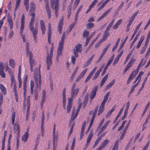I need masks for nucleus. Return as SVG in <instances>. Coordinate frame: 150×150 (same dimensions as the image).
Returning a JSON list of instances; mask_svg holds the SVG:
<instances>
[{
  "label": "nucleus",
  "instance_id": "09e8293b",
  "mask_svg": "<svg viewBox=\"0 0 150 150\" xmlns=\"http://www.w3.org/2000/svg\"><path fill=\"white\" fill-rule=\"evenodd\" d=\"M30 11H34L35 10V4L33 2H31L30 4Z\"/></svg>",
  "mask_w": 150,
  "mask_h": 150
},
{
  "label": "nucleus",
  "instance_id": "5701e85b",
  "mask_svg": "<svg viewBox=\"0 0 150 150\" xmlns=\"http://www.w3.org/2000/svg\"><path fill=\"white\" fill-rule=\"evenodd\" d=\"M29 64L30 67V70L31 71H33V67L35 64V61L32 59H29Z\"/></svg>",
  "mask_w": 150,
  "mask_h": 150
},
{
  "label": "nucleus",
  "instance_id": "423d86ee",
  "mask_svg": "<svg viewBox=\"0 0 150 150\" xmlns=\"http://www.w3.org/2000/svg\"><path fill=\"white\" fill-rule=\"evenodd\" d=\"M82 45L81 44H78L75 46V48L74 49V54L76 57L78 56V52L81 53L82 51Z\"/></svg>",
  "mask_w": 150,
  "mask_h": 150
},
{
  "label": "nucleus",
  "instance_id": "cd10ccee",
  "mask_svg": "<svg viewBox=\"0 0 150 150\" xmlns=\"http://www.w3.org/2000/svg\"><path fill=\"white\" fill-rule=\"evenodd\" d=\"M13 125H14V129L15 130H17L18 131V133L20 132L19 125L18 122H12Z\"/></svg>",
  "mask_w": 150,
  "mask_h": 150
},
{
  "label": "nucleus",
  "instance_id": "58836bf2",
  "mask_svg": "<svg viewBox=\"0 0 150 150\" xmlns=\"http://www.w3.org/2000/svg\"><path fill=\"white\" fill-rule=\"evenodd\" d=\"M115 79H113L106 86L107 89H108L111 87L115 83Z\"/></svg>",
  "mask_w": 150,
  "mask_h": 150
},
{
  "label": "nucleus",
  "instance_id": "9b49d317",
  "mask_svg": "<svg viewBox=\"0 0 150 150\" xmlns=\"http://www.w3.org/2000/svg\"><path fill=\"white\" fill-rule=\"evenodd\" d=\"M40 28L42 30V34L44 35L46 31V26L45 24V22L43 20H41L40 21Z\"/></svg>",
  "mask_w": 150,
  "mask_h": 150
},
{
  "label": "nucleus",
  "instance_id": "ddd939ff",
  "mask_svg": "<svg viewBox=\"0 0 150 150\" xmlns=\"http://www.w3.org/2000/svg\"><path fill=\"white\" fill-rule=\"evenodd\" d=\"M52 28L50 23H48V40L50 44L51 38L52 34Z\"/></svg>",
  "mask_w": 150,
  "mask_h": 150
},
{
  "label": "nucleus",
  "instance_id": "aec40b11",
  "mask_svg": "<svg viewBox=\"0 0 150 150\" xmlns=\"http://www.w3.org/2000/svg\"><path fill=\"white\" fill-rule=\"evenodd\" d=\"M98 106H97L96 108L95 109L94 112L93 113V115H92V117H91L90 116V117H88V118L91 117V119L90 122H93V121H94L95 118V116L96 115V114L98 110Z\"/></svg>",
  "mask_w": 150,
  "mask_h": 150
},
{
  "label": "nucleus",
  "instance_id": "f704fd0d",
  "mask_svg": "<svg viewBox=\"0 0 150 150\" xmlns=\"http://www.w3.org/2000/svg\"><path fill=\"white\" fill-rule=\"evenodd\" d=\"M34 86V83L33 81L32 80L30 81V92L32 94H33V88Z\"/></svg>",
  "mask_w": 150,
  "mask_h": 150
},
{
  "label": "nucleus",
  "instance_id": "a878e982",
  "mask_svg": "<svg viewBox=\"0 0 150 150\" xmlns=\"http://www.w3.org/2000/svg\"><path fill=\"white\" fill-rule=\"evenodd\" d=\"M74 125L75 124L74 122H69V126L71 127L70 132L68 134V137H69L70 136L72 133L73 130Z\"/></svg>",
  "mask_w": 150,
  "mask_h": 150
},
{
  "label": "nucleus",
  "instance_id": "c85d7f7f",
  "mask_svg": "<svg viewBox=\"0 0 150 150\" xmlns=\"http://www.w3.org/2000/svg\"><path fill=\"white\" fill-rule=\"evenodd\" d=\"M0 89L1 92L4 95L6 94V89L4 86L2 84H0Z\"/></svg>",
  "mask_w": 150,
  "mask_h": 150
},
{
  "label": "nucleus",
  "instance_id": "9d476101",
  "mask_svg": "<svg viewBox=\"0 0 150 150\" xmlns=\"http://www.w3.org/2000/svg\"><path fill=\"white\" fill-rule=\"evenodd\" d=\"M72 98H69L68 99V104L67 105V112L69 113L71 111L72 106Z\"/></svg>",
  "mask_w": 150,
  "mask_h": 150
},
{
  "label": "nucleus",
  "instance_id": "864d4df0",
  "mask_svg": "<svg viewBox=\"0 0 150 150\" xmlns=\"http://www.w3.org/2000/svg\"><path fill=\"white\" fill-rule=\"evenodd\" d=\"M86 26L88 29H91L94 27V24L92 23H90L86 24Z\"/></svg>",
  "mask_w": 150,
  "mask_h": 150
},
{
  "label": "nucleus",
  "instance_id": "ea45409f",
  "mask_svg": "<svg viewBox=\"0 0 150 150\" xmlns=\"http://www.w3.org/2000/svg\"><path fill=\"white\" fill-rule=\"evenodd\" d=\"M94 56V54H93L88 60L87 61L86 63L85 66L87 67L88 65L91 63L92 60L93 59V58Z\"/></svg>",
  "mask_w": 150,
  "mask_h": 150
},
{
  "label": "nucleus",
  "instance_id": "774afa93",
  "mask_svg": "<svg viewBox=\"0 0 150 150\" xmlns=\"http://www.w3.org/2000/svg\"><path fill=\"white\" fill-rule=\"evenodd\" d=\"M124 5V2L123 1H122L121 3V4L118 6V8H117V11H118L119 10H121V9L122 8L123 6Z\"/></svg>",
  "mask_w": 150,
  "mask_h": 150
},
{
  "label": "nucleus",
  "instance_id": "412c9836",
  "mask_svg": "<svg viewBox=\"0 0 150 150\" xmlns=\"http://www.w3.org/2000/svg\"><path fill=\"white\" fill-rule=\"evenodd\" d=\"M25 17L24 14H22L21 22V25L20 27V29H24L25 27Z\"/></svg>",
  "mask_w": 150,
  "mask_h": 150
},
{
  "label": "nucleus",
  "instance_id": "680f3d73",
  "mask_svg": "<svg viewBox=\"0 0 150 150\" xmlns=\"http://www.w3.org/2000/svg\"><path fill=\"white\" fill-rule=\"evenodd\" d=\"M93 75V74L90 73L87 76L86 79L85 80V82H87L91 78Z\"/></svg>",
  "mask_w": 150,
  "mask_h": 150
},
{
  "label": "nucleus",
  "instance_id": "c756f323",
  "mask_svg": "<svg viewBox=\"0 0 150 150\" xmlns=\"http://www.w3.org/2000/svg\"><path fill=\"white\" fill-rule=\"evenodd\" d=\"M7 21L10 26V28L11 30L13 28V22L11 16L8 17Z\"/></svg>",
  "mask_w": 150,
  "mask_h": 150
},
{
  "label": "nucleus",
  "instance_id": "6e6552de",
  "mask_svg": "<svg viewBox=\"0 0 150 150\" xmlns=\"http://www.w3.org/2000/svg\"><path fill=\"white\" fill-rule=\"evenodd\" d=\"M53 55L48 54L46 58V63L47 64V69L49 70L52 64V57Z\"/></svg>",
  "mask_w": 150,
  "mask_h": 150
},
{
  "label": "nucleus",
  "instance_id": "37998d69",
  "mask_svg": "<svg viewBox=\"0 0 150 150\" xmlns=\"http://www.w3.org/2000/svg\"><path fill=\"white\" fill-rule=\"evenodd\" d=\"M29 0H24V4L27 11L29 10Z\"/></svg>",
  "mask_w": 150,
  "mask_h": 150
},
{
  "label": "nucleus",
  "instance_id": "13d9d810",
  "mask_svg": "<svg viewBox=\"0 0 150 150\" xmlns=\"http://www.w3.org/2000/svg\"><path fill=\"white\" fill-rule=\"evenodd\" d=\"M88 99H87L86 98H84L83 103V108H85V106H86L87 101H88Z\"/></svg>",
  "mask_w": 150,
  "mask_h": 150
},
{
  "label": "nucleus",
  "instance_id": "5fc2aeb1",
  "mask_svg": "<svg viewBox=\"0 0 150 150\" xmlns=\"http://www.w3.org/2000/svg\"><path fill=\"white\" fill-rule=\"evenodd\" d=\"M138 72V70H133L131 73L130 76H132L134 78Z\"/></svg>",
  "mask_w": 150,
  "mask_h": 150
},
{
  "label": "nucleus",
  "instance_id": "e433bc0d",
  "mask_svg": "<svg viewBox=\"0 0 150 150\" xmlns=\"http://www.w3.org/2000/svg\"><path fill=\"white\" fill-rule=\"evenodd\" d=\"M27 56L29 57V59H32L33 57V54L30 51L26 52Z\"/></svg>",
  "mask_w": 150,
  "mask_h": 150
},
{
  "label": "nucleus",
  "instance_id": "4d7b16f0",
  "mask_svg": "<svg viewBox=\"0 0 150 150\" xmlns=\"http://www.w3.org/2000/svg\"><path fill=\"white\" fill-rule=\"evenodd\" d=\"M44 125V122H42L41 125V133L42 137H43V136L44 132V129L43 127Z\"/></svg>",
  "mask_w": 150,
  "mask_h": 150
},
{
  "label": "nucleus",
  "instance_id": "a19ab883",
  "mask_svg": "<svg viewBox=\"0 0 150 150\" xmlns=\"http://www.w3.org/2000/svg\"><path fill=\"white\" fill-rule=\"evenodd\" d=\"M104 107L103 106L100 105L98 110V115H99L102 113L105 110Z\"/></svg>",
  "mask_w": 150,
  "mask_h": 150
},
{
  "label": "nucleus",
  "instance_id": "de8ad7c7",
  "mask_svg": "<svg viewBox=\"0 0 150 150\" xmlns=\"http://www.w3.org/2000/svg\"><path fill=\"white\" fill-rule=\"evenodd\" d=\"M16 4L15 6V9L14 12H15V11L17 10L18 8V7L20 5V2L21 1V0H16Z\"/></svg>",
  "mask_w": 150,
  "mask_h": 150
},
{
  "label": "nucleus",
  "instance_id": "052dcab7",
  "mask_svg": "<svg viewBox=\"0 0 150 150\" xmlns=\"http://www.w3.org/2000/svg\"><path fill=\"white\" fill-rule=\"evenodd\" d=\"M99 74L100 73L97 71L95 73L94 76H93L92 79L94 80L96 79L98 77Z\"/></svg>",
  "mask_w": 150,
  "mask_h": 150
},
{
  "label": "nucleus",
  "instance_id": "0e129e2a",
  "mask_svg": "<svg viewBox=\"0 0 150 150\" xmlns=\"http://www.w3.org/2000/svg\"><path fill=\"white\" fill-rule=\"evenodd\" d=\"M139 11H136L134 14H133L131 17L130 18V19H131L132 20H134V18H135V16L137 15Z\"/></svg>",
  "mask_w": 150,
  "mask_h": 150
},
{
  "label": "nucleus",
  "instance_id": "8fccbe9b",
  "mask_svg": "<svg viewBox=\"0 0 150 150\" xmlns=\"http://www.w3.org/2000/svg\"><path fill=\"white\" fill-rule=\"evenodd\" d=\"M11 86L12 87L13 86V84H16V82L15 81V78L12 75L11 76Z\"/></svg>",
  "mask_w": 150,
  "mask_h": 150
},
{
  "label": "nucleus",
  "instance_id": "4c0bfd02",
  "mask_svg": "<svg viewBox=\"0 0 150 150\" xmlns=\"http://www.w3.org/2000/svg\"><path fill=\"white\" fill-rule=\"evenodd\" d=\"M53 145L54 147L53 148L54 149V144L56 141H57V134H56L55 132H53Z\"/></svg>",
  "mask_w": 150,
  "mask_h": 150
},
{
  "label": "nucleus",
  "instance_id": "6ab92c4d",
  "mask_svg": "<svg viewBox=\"0 0 150 150\" xmlns=\"http://www.w3.org/2000/svg\"><path fill=\"white\" fill-rule=\"evenodd\" d=\"M142 22H141L140 23H139L138 24V25L136 27V28H135V30L134 31V33L133 34V35H132L131 38L130 39V41H131L132 40V39H133V38H134V37L135 36V35H136V34L137 33V31L139 30V29L140 26H141V25L142 24Z\"/></svg>",
  "mask_w": 150,
  "mask_h": 150
},
{
  "label": "nucleus",
  "instance_id": "4468645a",
  "mask_svg": "<svg viewBox=\"0 0 150 150\" xmlns=\"http://www.w3.org/2000/svg\"><path fill=\"white\" fill-rule=\"evenodd\" d=\"M46 4L45 8L46 12L47 13L48 18H50L51 17V12L50 7L49 6L48 0H45Z\"/></svg>",
  "mask_w": 150,
  "mask_h": 150
},
{
  "label": "nucleus",
  "instance_id": "2eb2a0df",
  "mask_svg": "<svg viewBox=\"0 0 150 150\" xmlns=\"http://www.w3.org/2000/svg\"><path fill=\"white\" fill-rule=\"evenodd\" d=\"M63 104V106L64 109H65L66 103V88H64L63 90L62 93Z\"/></svg>",
  "mask_w": 150,
  "mask_h": 150
},
{
  "label": "nucleus",
  "instance_id": "338daca9",
  "mask_svg": "<svg viewBox=\"0 0 150 150\" xmlns=\"http://www.w3.org/2000/svg\"><path fill=\"white\" fill-rule=\"evenodd\" d=\"M108 125V122H106L103 125V126L102 127L101 130L103 132L104 130L107 127Z\"/></svg>",
  "mask_w": 150,
  "mask_h": 150
},
{
  "label": "nucleus",
  "instance_id": "bf43d9fd",
  "mask_svg": "<svg viewBox=\"0 0 150 150\" xmlns=\"http://www.w3.org/2000/svg\"><path fill=\"white\" fill-rule=\"evenodd\" d=\"M98 0H94V1L92 2L91 4L89 6L91 8H92L98 2Z\"/></svg>",
  "mask_w": 150,
  "mask_h": 150
},
{
  "label": "nucleus",
  "instance_id": "7ed1b4c3",
  "mask_svg": "<svg viewBox=\"0 0 150 150\" xmlns=\"http://www.w3.org/2000/svg\"><path fill=\"white\" fill-rule=\"evenodd\" d=\"M65 38V33H64L62 37L61 40L59 42V46L57 50V63L59 62V58L62 56V51L63 48L64 40Z\"/></svg>",
  "mask_w": 150,
  "mask_h": 150
},
{
  "label": "nucleus",
  "instance_id": "1a4fd4ad",
  "mask_svg": "<svg viewBox=\"0 0 150 150\" xmlns=\"http://www.w3.org/2000/svg\"><path fill=\"white\" fill-rule=\"evenodd\" d=\"M29 27V29L30 31H31L33 34V38L35 42H37V37L36 34L38 33V28L36 27L35 29L33 28V26H32L31 27Z\"/></svg>",
  "mask_w": 150,
  "mask_h": 150
},
{
  "label": "nucleus",
  "instance_id": "f3484780",
  "mask_svg": "<svg viewBox=\"0 0 150 150\" xmlns=\"http://www.w3.org/2000/svg\"><path fill=\"white\" fill-rule=\"evenodd\" d=\"M21 66L20 65L19 66V70H18V87L19 88H21L22 86V82L21 80Z\"/></svg>",
  "mask_w": 150,
  "mask_h": 150
},
{
  "label": "nucleus",
  "instance_id": "2f4dec72",
  "mask_svg": "<svg viewBox=\"0 0 150 150\" xmlns=\"http://www.w3.org/2000/svg\"><path fill=\"white\" fill-rule=\"evenodd\" d=\"M110 35V34L109 32L105 31L103 35V38L101 40L104 42L108 38V37Z\"/></svg>",
  "mask_w": 150,
  "mask_h": 150
},
{
  "label": "nucleus",
  "instance_id": "20e7f679",
  "mask_svg": "<svg viewBox=\"0 0 150 150\" xmlns=\"http://www.w3.org/2000/svg\"><path fill=\"white\" fill-rule=\"evenodd\" d=\"M51 8L55 10L56 17L58 15V10L59 6V0H50Z\"/></svg>",
  "mask_w": 150,
  "mask_h": 150
},
{
  "label": "nucleus",
  "instance_id": "0eeeda50",
  "mask_svg": "<svg viewBox=\"0 0 150 150\" xmlns=\"http://www.w3.org/2000/svg\"><path fill=\"white\" fill-rule=\"evenodd\" d=\"M82 105V104L80 103L77 109L76 110V112L75 113V114H74V113L75 111V108H73V109L72 111V115L71 116V120L72 121H73L74 120L75 118L78 115V113Z\"/></svg>",
  "mask_w": 150,
  "mask_h": 150
},
{
  "label": "nucleus",
  "instance_id": "c03bdc74",
  "mask_svg": "<svg viewBox=\"0 0 150 150\" xmlns=\"http://www.w3.org/2000/svg\"><path fill=\"white\" fill-rule=\"evenodd\" d=\"M89 34V32L88 31L86 30H85L83 34V38H88Z\"/></svg>",
  "mask_w": 150,
  "mask_h": 150
},
{
  "label": "nucleus",
  "instance_id": "39448f33",
  "mask_svg": "<svg viewBox=\"0 0 150 150\" xmlns=\"http://www.w3.org/2000/svg\"><path fill=\"white\" fill-rule=\"evenodd\" d=\"M76 84L75 82H74L71 88V94L72 98L75 97L78 94L79 89L78 88H75Z\"/></svg>",
  "mask_w": 150,
  "mask_h": 150
},
{
  "label": "nucleus",
  "instance_id": "e2e57ef3",
  "mask_svg": "<svg viewBox=\"0 0 150 150\" xmlns=\"http://www.w3.org/2000/svg\"><path fill=\"white\" fill-rule=\"evenodd\" d=\"M45 100V98L42 97V100L40 102V105L42 108L43 107L44 104Z\"/></svg>",
  "mask_w": 150,
  "mask_h": 150
},
{
  "label": "nucleus",
  "instance_id": "603ef678",
  "mask_svg": "<svg viewBox=\"0 0 150 150\" xmlns=\"http://www.w3.org/2000/svg\"><path fill=\"white\" fill-rule=\"evenodd\" d=\"M35 21V17H32L30 22V24L29 27H31L33 26V24Z\"/></svg>",
  "mask_w": 150,
  "mask_h": 150
},
{
  "label": "nucleus",
  "instance_id": "473e14b6",
  "mask_svg": "<svg viewBox=\"0 0 150 150\" xmlns=\"http://www.w3.org/2000/svg\"><path fill=\"white\" fill-rule=\"evenodd\" d=\"M93 135V134L90 132V134L88 135V136L87 139V142L86 144V146H87L89 144V142L91 139V138Z\"/></svg>",
  "mask_w": 150,
  "mask_h": 150
},
{
  "label": "nucleus",
  "instance_id": "dca6fc26",
  "mask_svg": "<svg viewBox=\"0 0 150 150\" xmlns=\"http://www.w3.org/2000/svg\"><path fill=\"white\" fill-rule=\"evenodd\" d=\"M63 19L62 18L59 22L57 27L59 33L61 34L62 32V27L63 25Z\"/></svg>",
  "mask_w": 150,
  "mask_h": 150
},
{
  "label": "nucleus",
  "instance_id": "6e6d98bb",
  "mask_svg": "<svg viewBox=\"0 0 150 150\" xmlns=\"http://www.w3.org/2000/svg\"><path fill=\"white\" fill-rule=\"evenodd\" d=\"M24 29H20V35L21 36L22 39L25 38V35L23 34Z\"/></svg>",
  "mask_w": 150,
  "mask_h": 150
},
{
  "label": "nucleus",
  "instance_id": "f03ea898",
  "mask_svg": "<svg viewBox=\"0 0 150 150\" xmlns=\"http://www.w3.org/2000/svg\"><path fill=\"white\" fill-rule=\"evenodd\" d=\"M34 78L35 81L36 86L35 90L38 91L41 89V76L40 74V70L38 68L35 69L34 71Z\"/></svg>",
  "mask_w": 150,
  "mask_h": 150
},
{
  "label": "nucleus",
  "instance_id": "7c9ffc66",
  "mask_svg": "<svg viewBox=\"0 0 150 150\" xmlns=\"http://www.w3.org/2000/svg\"><path fill=\"white\" fill-rule=\"evenodd\" d=\"M29 137V134L28 132H26L25 134H24L22 136V141L24 142H26Z\"/></svg>",
  "mask_w": 150,
  "mask_h": 150
},
{
  "label": "nucleus",
  "instance_id": "72a5a7b5",
  "mask_svg": "<svg viewBox=\"0 0 150 150\" xmlns=\"http://www.w3.org/2000/svg\"><path fill=\"white\" fill-rule=\"evenodd\" d=\"M9 65L11 68H13L15 67V61L11 59H10L9 60Z\"/></svg>",
  "mask_w": 150,
  "mask_h": 150
},
{
  "label": "nucleus",
  "instance_id": "69168bd1",
  "mask_svg": "<svg viewBox=\"0 0 150 150\" xmlns=\"http://www.w3.org/2000/svg\"><path fill=\"white\" fill-rule=\"evenodd\" d=\"M149 145V141H148L145 146L142 150H147Z\"/></svg>",
  "mask_w": 150,
  "mask_h": 150
},
{
  "label": "nucleus",
  "instance_id": "f257e3e1",
  "mask_svg": "<svg viewBox=\"0 0 150 150\" xmlns=\"http://www.w3.org/2000/svg\"><path fill=\"white\" fill-rule=\"evenodd\" d=\"M28 78V76L26 75L25 76L23 81V94L24 97V102L23 103V105L24 107H25V102L26 101L27 102V112L26 114V120L28 119V117L29 116L30 113V96H28L27 98L26 99V96L27 91V80Z\"/></svg>",
  "mask_w": 150,
  "mask_h": 150
},
{
  "label": "nucleus",
  "instance_id": "79ce46f5",
  "mask_svg": "<svg viewBox=\"0 0 150 150\" xmlns=\"http://www.w3.org/2000/svg\"><path fill=\"white\" fill-rule=\"evenodd\" d=\"M120 38H118L117 39V42H116V43L115 44V46H114V47H113L112 49V51H113V52L114 51L116 50V49L117 48V47L118 45L119 44V43L120 42Z\"/></svg>",
  "mask_w": 150,
  "mask_h": 150
},
{
  "label": "nucleus",
  "instance_id": "4be33fe9",
  "mask_svg": "<svg viewBox=\"0 0 150 150\" xmlns=\"http://www.w3.org/2000/svg\"><path fill=\"white\" fill-rule=\"evenodd\" d=\"M111 8L109 9L106 11L97 20V22H98L104 17H105L107 14H108L110 10H111Z\"/></svg>",
  "mask_w": 150,
  "mask_h": 150
},
{
  "label": "nucleus",
  "instance_id": "3c124183",
  "mask_svg": "<svg viewBox=\"0 0 150 150\" xmlns=\"http://www.w3.org/2000/svg\"><path fill=\"white\" fill-rule=\"evenodd\" d=\"M132 54V51H131L130 52L129 54L127 55L126 59L125 60V61L124 64H126V63L127 62V61L129 59V58H130V57H131Z\"/></svg>",
  "mask_w": 150,
  "mask_h": 150
},
{
  "label": "nucleus",
  "instance_id": "f8f14e48",
  "mask_svg": "<svg viewBox=\"0 0 150 150\" xmlns=\"http://www.w3.org/2000/svg\"><path fill=\"white\" fill-rule=\"evenodd\" d=\"M88 70V69H86L84 70H83L80 74V75L77 77L75 81L76 82H78L79 81H80L81 79L83 78L85 74L86 73L87 71Z\"/></svg>",
  "mask_w": 150,
  "mask_h": 150
},
{
  "label": "nucleus",
  "instance_id": "bb28decb",
  "mask_svg": "<svg viewBox=\"0 0 150 150\" xmlns=\"http://www.w3.org/2000/svg\"><path fill=\"white\" fill-rule=\"evenodd\" d=\"M109 142V141L108 139H105L102 143L101 144L99 148L101 149L104 147Z\"/></svg>",
  "mask_w": 150,
  "mask_h": 150
},
{
  "label": "nucleus",
  "instance_id": "49530a36",
  "mask_svg": "<svg viewBox=\"0 0 150 150\" xmlns=\"http://www.w3.org/2000/svg\"><path fill=\"white\" fill-rule=\"evenodd\" d=\"M123 108L120 109V112H119V113L118 114V115L116 117L114 122H115L117 121L118 118H119V117H120V116L121 114L122 113L123 111Z\"/></svg>",
  "mask_w": 150,
  "mask_h": 150
},
{
  "label": "nucleus",
  "instance_id": "c9c22d12",
  "mask_svg": "<svg viewBox=\"0 0 150 150\" xmlns=\"http://www.w3.org/2000/svg\"><path fill=\"white\" fill-rule=\"evenodd\" d=\"M114 110L115 108H114V107H112L105 115L106 117L108 118L111 115L112 112L114 111Z\"/></svg>",
  "mask_w": 150,
  "mask_h": 150
},
{
  "label": "nucleus",
  "instance_id": "a211bd4d",
  "mask_svg": "<svg viewBox=\"0 0 150 150\" xmlns=\"http://www.w3.org/2000/svg\"><path fill=\"white\" fill-rule=\"evenodd\" d=\"M98 87V86H97L95 88V89L91 91L90 95V98L91 100L93 99L95 97L96 94Z\"/></svg>",
  "mask_w": 150,
  "mask_h": 150
},
{
  "label": "nucleus",
  "instance_id": "b1692460",
  "mask_svg": "<svg viewBox=\"0 0 150 150\" xmlns=\"http://www.w3.org/2000/svg\"><path fill=\"white\" fill-rule=\"evenodd\" d=\"M122 21V20L121 19H119L117 21L116 23L112 27V28L114 29H117L120 25L121 24Z\"/></svg>",
  "mask_w": 150,
  "mask_h": 150
},
{
  "label": "nucleus",
  "instance_id": "a18cd8bd",
  "mask_svg": "<svg viewBox=\"0 0 150 150\" xmlns=\"http://www.w3.org/2000/svg\"><path fill=\"white\" fill-rule=\"evenodd\" d=\"M139 36V34H137V35H136L134 39V40L131 43V45L130 47V48H131L133 45H134L135 42V41L137 40Z\"/></svg>",
  "mask_w": 150,
  "mask_h": 150
},
{
  "label": "nucleus",
  "instance_id": "393cba45",
  "mask_svg": "<svg viewBox=\"0 0 150 150\" xmlns=\"http://www.w3.org/2000/svg\"><path fill=\"white\" fill-rule=\"evenodd\" d=\"M144 39V35L141 36L140 38V39L138 43L136 46L137 49L139 48L141 46V44Z\"/></svg>",
  "mask_w": 150,
  "mask_h": 150
}]
</instances>
